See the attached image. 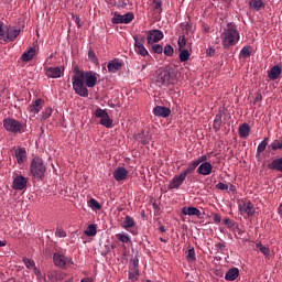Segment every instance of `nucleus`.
Segmentation results:
<instances>
[{
  "mask_svg": "<svg viewBox=\"0 0 282 282\" xmlns=\"http://www.w3.org/2000/svg\"><path fill=\"white\" fill-rule=\"evenodd\" d=\"M173 80H175L173 78V73H171L170 69H161L158 72L156 78H155V85H158V87H162V86H169L171 84H173Z\"/></svg>",
  "mask_w": 282,
  "mask_h": 282,
  "instance_id": "5",
  "label": "nucleus"
},
{
  "mask_svg": "<svg viewBox=\"0 0 282 282\" xmlns=\"http://www.w3.org/2000/svg\"><path fill=\"white\" fill-rule=\"evenodd\" d=\"M261 100H263V96L258 93V94L256 95L254 102H261Z\"/></svg>",
  "mask_w": 282,
  "mask_h": 282,
  "instance_id": "58",
  "label": "nucleus"
},
{
  "mask_svg": "<svg viewBox=\"0 0 282 282\" xmlns=\"http://www.w3.org/2000/svg\"><path fill=\"white\" fill-rule=\"evenodd\" d=\"M116 237L121 243H129L131 241V238H129V234L126 232L117 234Z\"/></svg>",
  "mask_w": 282,
  "mask_h": 282,
  "instance_id": "36",
  "label": "nucleus"
},
{
  "mask_svg": "<svg viewBox=\"0 0 282 282\" xmlns=\"http://www.w3.org/2000/svg\"><path fill=\"white\" fill-rule=\"evenodd\" d=\"M223 221H224L225 226H228V224H230V219L229 218H225Z\"/></svg>",
  "mask_w": 282,
  "mask_h": 282,
  "instance_id": "61",
  "label": "nucleus"
},
{
  "mask_svg": "<svg viewBox=\"0 0 282 282\" xmlns=\"http://www.w3.org/2000/svg\"><path fill=\"white\" fill-rule=\"evenodd\" d=\"M88 206L93 210H100L102 208V205H100V203H98V200H96L95 198H90L88 200Z\"/></svg>",
  "mask_w": 282,
  "mask_h": 282,
  "instance_id": "35",
  "label": "nucleus"
},
{
  "mask_svg": "<svg viewBox=\"0 0 282 282\" xmlns=\"http://www.w3.org/2000/svg\"><path fill=\"white\" fill-rule=\"evenodd\" d=\"M239 210L241 215H248L249 217L254 216V205L250 200H245V202L242 200L239 204Z\"/></svg>",
  "mask_w": 282,
  "mask_h": 282,
  "instance_id": "10",
  "label": "nucleus"
},
{
  "mask_svg": "<svg viewBox=\"0 0 282 282\" xmlns=\"http://www.w3.org/2000/svg\"><path fill=\"white\" fill-rule=\"evenodd\" d=\"M52 107H47L42 115L43 120H47L52 116Z\"/></svg>",
  "mask_w": 282,
  "mask_h": 282,
  "instance_id": "50",
  "label": "nucleus"
},
{
  "mask_svg": "<svg viewBox=\"0 0 282 282\" xmlns=\"http://www.w3.org/2000/svg\"><path fill=\"white\" fill-rule=\"evenodd\" d=\"M162 6H164V0H152L153 13L162 14Z\"/></svg>",
  "mask_w": 282,
  "mask_h": 282,
  "instance_id": "26",
  "label": "nucleus"
},
{
  "mask_svg": "<svg viewBox=\"0 0 282 282\" xmlns=\"http://www.w3.org/2000/svg\"><path fill=\"white\" fill-rule=\"evenodd\" d=\"M215 132L219 131L221 129V115H216L214 119V124H213Z\"/></svg>",
  "mask_w": 282,
  "mask_h": 282,
  "instance_id": "37",
  "label": "nucleus"
},
{
  "mask_svg": "<svg viewBox=\"0 0 282 282\" xmlns=\"http://www.w3.org/2000/svg\"><path fill=\"white\" fill-rule=\"evenodd\" d=\"M240 54L243 56V58H249V56L252 54V46H243Z\"/></svg>",
  "mask_w": 282,
  "mask_h": 282,
  "instance_id": "39",
  "label": "nucleus"
},
{
  "mask_svg": "<svg viewBox=\"0 0 282 282\" xmlns=\"http://www.w3.org/2000/svg\"><path fill=\"white\" fill-rule=\"evenodd\" d=\"M269 149H271V151H281V149H282V141L281 140H274L269 145Z\"/></svg>",
  "mask_w": 282,
  "mask_h": 282,
  "instance_id": "38",
  "label": "nucleus"
},
{
  "mask_svg": "<svg viewBox=\"0 0 282 282\" xmlns=\"http://www.w3.org/2000/svg\"><path fill=\"white\" fill-rule=\"evenodd\" d=\"M238 276H239V269L237 268L229 269L225 274L226 281H235Z\"/></svg>",
  "mask_w": 282,
  "mask_h": 282,
  "instance_id": "25",
  "label": "nucleus"
},
{
  "mask_svg": "<svg viewBox=\"0 0 282 282\" xmlns=\"http://www.w3.org/2000/svg\"><path fill=\"white\" fill-rule=\"evenodd\" d=\"M96 225H89L85 230V235H87V237H96Z\"/></svg>",
  "mask_w": 282,
  "mask_h": 282,
  "instance_id": "40",
  "label": "nucleus"
},
{
  "mask_svg": "<svg viewBox=\"0 0 282 282\" xmlns=\"http://www.w3.org/2000/svg\"><path fill=\"white\" fill-rule=\"evenodd\" d=\"M249 8L259 12V10H263V8H265V3H263V0H250Z\"/></svg>",
  "mask_w": 282,
  "mask_h": 282,
  "instance_id": "23",
  "label": "nucleus"
},
{
  "mask_svg": "<svg viewBox=\"0 0 282 282\" xmlns=\"http://www.w3.org/2000/svg\"><path fill=\"white\" fill-rule=\"evenodd\" d=\"M197 166H199L195 161H192L189 163V165L187 166V169L185 171H183V175L186 177L187 175H193L195 173V169H197Z\"/></svg>",
  "mask_w": 282,
  "mask_h": 282,
  "instance_id": "30",
  "label": "nucleus"
},
{
  "mask_svg": "<svg viewBox=\"0 0 282 282\" xmlns=\"http://www.w3.org/2000/svg\"><path fill=\"white\" fill-rule=\"evenodd\" d=\"M19 34H21L20 29L6 26L3 22H0V42L1 43H10L12 41H15Z\"/></svg>",
  "mask_w": 282,
  "mask_h": 282,
  "instance_id": "4",
  "label": "nucleus"
},
{
  "mask_svg": "<svg viewBox=\"0 0 282 282\" xmlns=\"http://www.w3.org/2000/svg\"><path fill=\"white\" fill-rule=\"evenodd\" d=\"M53 262H54V265H56V268H62V269L67 268V263H70V265H74V261L72 260V258H67L61 252H55L53 254Z\"/></svg>",
  "mask_w": 282,
  "mask_h": 282,
  "instance_id": "9",
  "label": "nucleus"
},
{
  "mask_svg": "<svg viewBox=\"0 0 282 282\" xmlns=\"http://www.w3.org/2000/svg\"><path fill=\"white\" fill-rule=\"evenodd\" d=\"M270 138H264L258 145L257 148V153L258 155H261V153H263V151H265L267 147H268V142H269Z\"/></svg>",
  "mask_w": 282,
  "mask_h": 282,
  "instance_id": "33",
  "label": "nucleus"
},
{
  "mask_svg": "<svg viewBox=\"0 0 282 282\" xmlns=\"http://www.w3.org/2000/svg\"><path fill=\"white\" fill-rule=\"evenodd\" d=\"M73 19L75 20L77 28H83V24H80V17L73 15Z\"/></svg>",
  "mask_w": 282,
  "mask_h": 282,
  "instance_id": "56",
  "label": "nucleus"
},
{
  "mask_svg": "<svg viewBox=\"0 0 282 282\" xmlns=\"http://www.w3.org/2000/svg\"><path fill=\"white\" fill-rule=\"evenodd\" d=\"M197 173L198 175H210L213 173V164L210 162L202 163L198 165Z\"/></svg>",
  "mask_w": 282,
  "mask_h": 282,
  "instance_id": "19",
  "label": "nucleus"
},
{
  "mask_svg": "<svg viewBox=\"0 0 282 282\" xmlns=\"http://www.w3.org/2000/svg\"><path fill=\"white\" fill-rule=\"evenodd\" d=\"M4 246H8V241L0 240V248H3Z\"/></svg>",
  "mask_w": 282,
  "mask_h": 282,
  "instance_id": "60",
  "label": "nucleus"
},
{
  "mask_svg": "<svg viewBox=\"0 0 282 282\" xmlns=\"http://www.w3.org/2000/svg\"><path fill=\"white\" fill-rule=\"evenodd\" d=\"M141 144H149V139L141 140Z\"/></svg>",
  "mask_w": 282,
  "mask_h": 282,
  "instance_id": "64",
  "label": "nucleus"
},
{
  "mask_svg": "<svg viewBox=\"0 0 282 282\" xmlns=\"http://www.w3.org/2000/svg\"><path fill=\"white\" fill-rule=\"evenodd\" d=\"M3 128L6 131H9V133H22L23 123L17 119L7 118L3 120Z\"/></svg>",
  "mask_w": 282,
  "mask_h": 282,
  "instance_id": "6",
  "label": "nucleus"
},
{
  "mask_svg": "<svg viewBox=\"0 0 282 282\" xmlns=\"http://www.w3.org/2000/svg\"><path fill=\"white\" fill-rule=\"evenodd\" d=\"M94 116L95 118H100L99 124H101V127H106V129H111V127H113V121L109 117L107 110L97 108L94 112Z\"/></svg>",
  "mask_w": 282,
  "mask_h": 282,
  "instance_id": "7",
  "label": "nucleus"
},
{
  "mask_svg": "<svg viewBox=\"0 0 282 282\" xmlns=\"http://www.w3.org/2000/svg\"><path fill=\"white\" fill-rule=\"evenodd\" d=\"M268 169H270V171H279V173H282V158L274 159L268 164Z\"/></svg>",
  "mask_w": 282,
  "mask_h": 282,
  "instance_id": "21",
  "label": "nucleus"
},
{
  "mask_svg": "<svg viewBox=\"0 0 282 282\" xmlns=\"http://www.w3.org/2000/svg\"><path fill=\"white\" fill-rule=\"evenodd\" d=\"M164 39V33L161 30H150L148 35V43H160Z\"/></svg>",
  "mask_w": 282,
  "mask_h": 282,
  "instance_id": "12",
  "label": "nucleus"
},
{
  "mask_svg": "<svg viewBox=\"0 0 282 282\" xmlns=\"http://www.w3.org/2000/svg\"><path fill=\"white\" fill-rule=\"evenodd\" d=\"M216 248H217V252H221L223 250L226 249V243H224V242H218V243L216 245Z\"/></svg>",
  "mask_w": 282,
  "mask_h": 282,
  "instance_id": "55",
  "label": "nucleus"
},
{
  "mask_svg": "<svg viewBox=\"0 0 282 282\" xmlns=\"http://www.w3.org/2000/svg\"><path fill=\"white\" fill-rule=\"evenodd\" d=\"M206 54H207V56H215V48H213V47L207 48Z\"/></svg>",
  "mask_w": 282,
  "mask_h": 282,
  "instance_id": "57",
  "label": "nucleus"
},
{
  "mask_svg": "<svg viewBox=\"0 0 282 282\" xmlns=\"http://www.w3.org/2000/svg\"><path fill=\"white\" fill-rule=\"evenodd\" d=\"M186 180V176L181 173L180 175H175L171 183L169 184V188L173 189V188H180L181 184H184V181Z\"/></svg>",
  "mask_w": 282,
  "mask_h": 282,
  "instance_id": "17",
  "label": "nucleus"
},
{
  "mask_svg": "<svg viewBox=\"0 0 282 282\" xmlns=\"http://www.w3.org/2000/svg\"><path fill=\"white\" fill-rule=\"evenodd\" d=\"M122 228L128 230V228H133L135 226V220L131 218V216H126L123 223L121 224Z\"/></svg>",
  "mask_w": 282,
  "mask_h": 282,
  "instance_id": "31",
  "label": "nucleus"
},
{
  "mask_svg": "<svg viewBox=\"0 0 282 282\" xmlns=\"http://www.w3.org/2000/svg\"><path fill=\"white\" fill-rule=\"evenodd\" d=\"M214 224H221V216L219 214H213Z\"/></svg>",
  "mask_w": 282,
  "mask_h": 282,
  "instance_id": "54",
  "label": "nucleus"
},
{
  "mask_svg": "<svg viewBox=\"0 0 282 282\" xmlns=\"http://www.w3.org/2000/svg\"><path fill=\"white\" fill-rule=\"evenodd\" d=\"M33 272H34V274H35V276H37V279H40V276H41V270H39L36 267H34L33 268Z\"/></svg>",
  "mask_w": 282,
  "mask_h": 282,
  "instance_id": "59",
  "label": "nucleus"
},
{
  "mask_svg": "<svg viewBox=\"0 0 282 282\" xmlns=\"http://www.w3.org/2000/svg\"><path fill=\"white\" fill-rule=\"evenodd\" d=\"M138 276H140V273L129 272V280H130L131 282L138 281Z\"/></svg>",
  "mask_w": 282,
  "mask_h": 282,
  "instance_id": "53",
  "label": "nucleus"
},
{
  "mask_svg": "<svg viewBox=\"0 0 282 282\" xmlns=\"http://www.w3.org/2000/svg\"><path fill=\"white\" fill-rule=\"evenodd\" d=\"M55 237L65 238L67 237V232L63 228L57 227L55 231Z\"/></svg>",
  "mask_w": 282,
  "mask_h": 282,
  "instance_id": "48",
  "label": "nucleus"
},
{
  "mask_svg": "<svg viewBox=\"0 0 282 282\" xmlns=\"http://www.w3.org/2000/svg\"><path fill=\"white\" fill-rule=\"evenodd\" d=\"M139 261L140 260H138V258H134V259L130 260L129 272L140 274Z\"/></svg>",
  "mask_w": 282,
  "mask_h": 282,
  "instance_id": "29",
  "label": "nucleus"
},
{
  "mask_svg": "<svg viewBox=\"0 0 282 282\" xmlns=\"http://www.w3.org/2000/svg\"><path fill=\"white\" fill-rule=\"evenodd\" d=\"M28 186V178L23 175H18L13 178L12 188L14 191H23Z\"/></svg>",
  "mask_w": 282,
  "mask_h": 282,
  "instance_id": "11",
  "label": "nucleus"
},
{
  "mask_svg": "<svg viewBox=\"0 0 282 282\" xmlns=\"http://www.w3.org/2000/svg\"><path fill=\"white\" fill-rule=\"evenodd\" d=\"M107 67L110 74H116V72H120L122 69V62H120L118 58H115L108 63Z\"/></svg>",
  "mask_w": 282,
  "mask_h": 282,
  "instance_id": "18",
  "label": "nucleus"
},
{
  "mask_svg": "<svg viewBox=\"0 0 282 282\" xmlns=\"http://www.w3.org/2000/svg\"><path fill=\"white\" fill-rule=\"evenodd\" d=\"M239 135L241 138H248L250 135V124L248 123H242L239 129Z\"/></svg>",
  "mask_w": 282,
  "mask_h": 282,
  "instance_id": "28",
  "label": "nucleus"
},
{
  "mask_svg": "<svg viewBox=\"0 0 282 282\" xmlns=\"http://www.w3.org/2000/svg\"><path fill=\"white\" fill-rule=\"evenodd\" d=\"M206 160H208V156L207 155H202L197 160H195L194 162L196 163V165L199 166L200 164H204V162H207Z\"/></svg>",
  "mask_w": 282,
  "mask_h": 282,
  "instance_id": "51",
  "label": "nucleus"
},
{
  "mask_svg": "<svg viewBox=\"0 0 282 282\" xmlns=\"http://www.w3.org/2000/svg\"><path fill=\"white\" fill-rule=\"evenodd\" d=\"M44 100L39 98L35 101H33L30 106H29V111L33 115H36L41 111V109H43V105H44Z\"/></svg>",
  "mask_w": 282,
  "mask_h": 282,
  "instance_id": "20",
  "label": "nucleus"
},
{
  "mask_svg": "<svg viewBox=\"0 0 282 282\" xmlns=\"http://www.w3.org/2000/svg\"><path fill=\"white\" fill-rule=\"evenodd\" d=\"M182 215H188L189 217H197L198 219H203L202 212L196 207H183L181 210Z\"/></svg>",
  "mask_w": 282,
  "mask_h": 282,
  "instance_id": "16",
  "label": "nucleus"
},
{
  "mask_svg": "<svg viewBox=\"0 0 282 282\" xmlns=\"http://www.w3.org/2000/svg\"><path fill=\"white\" fill-rule=\"evenodd\" d=\"M256 246H257V248H259L260 252L262 254H264V257H269L270 256V248L264 247L261 242L257 243Z\"/></svg>",
  "mask_w": 282,
  "mask_h": 282,
  "instance_id": "43",
  "label": "nucleus"
},
{
  "mask_svg": "<svg viewBox=\"0 0 282 282\" xmlns=\"http://www.w3.org/2000/svg\"><path fill=\"white\" fill-rule=\"evenodd\" d=\"M73 80V89L77 96L82 98L89 97V89L87 87L93 88L98 83V77H96V73L89 70H80L78 68L74 69Z\"/></svg>",
  "mask_w": 282,
  "mask_h": 282,
  "instance_id": "1",
  "label": "nucleus"
},
{
  "mask_svg": "<svg viewBox=\"0 0 282 282\" xmlns=\"http://www.w3.org/2000/svg\"><path fill=\"white\" fill-rule=\"evenodd\" d=\"M25 149L24 148H19L15 150V160L18 162V164H23L24 160H25Z\"/></svg>",
  "mask_w": 282,
  "mask_h": 282,
  "instance_id": "27",
  "label": "nucleus"
},
{
  "mask_svg": "<svg viewBox=\"0 0 282 282\" xmlns=\"http://www.w3.org/2000/svg\"><path fill=\"white\" fill-rule=\"evenodd\" d=\"M40 282H45V276H43V273L41 274L40 278H37Z\"/></svg>",
  "mask_w": 282,
  "mask_h": 282,
  "instance_id": "63",
  "label": "nucleus"
},
{
  "mask_svg": "<svg viewBox=\"0 0 282 282\" xmlns=\"http://www.w3.org/2000/svg\"><path fill=\"white\" fill-rule=\"evenodd\" d=\"M134 50H138V47L144 46V36L143 35H134Z\"/></svg>",
  "mask_w": 282,
  "mask_h": 282,
  "instance_id": "34",
  "label": "nucleus"
},
{
  "mask_svg": "<svg viewBox=\"0 0 282 282\" xmlns=\"http://www.w3.org/2000/svg\"><path fill=\"white\" fill-rule=\"evenodd\" d=\"M45 74L47 78H61L63 76V69L61 67H46L45 68Z\"/></svg>",
  "mask_w": 282,
  "mask_h": 282,
  "instance_id": "14",
  "label": "nucleus"
},
{
  "mask_svg": "<svg viewBox=\"0 0 282 282\" xmlns=\"http://www.w3.org/2000/svg\"><path fill=\"white\" fill-rule=\"evenodd\" d=\"M177 45H178V51L185 50V47H186V36L185 35L178 36Z\"/></svg>",
  "mask_w": 282,
  "mask_h": 282,
  "instance_id": "42",
  "label": "nucleus"
},
{
  "mask_svg": "<svg viewBox=\"0 0 282 282\" xmlns=\"http://www.w3.org/2000/svg\"><path fill=\"white\" fill-rule=\"evenodd\" d=\"M197 258L195 257V248L191 247L187 251V261H195Z\"/></svg>",
  "mask_w": 282,
  "mask_h": 282,
  "instance_id": "45",
  "label": "nucleus"
},
{
  "mask_svg": "<svg viewBox=\"0 0 282 282\" xmlns=\"http://www.w3.org/2000/svg\"><path fill=\"white\" fill-rule=\"evenodd\" d=\"M133 19H135V15L133 14V12H128L123 15H121L118 12H115L113 17L111 18V23H113L115 25H119L120 23L129 25V23H131Z\"/></svg>",
  "mask_w": 282,
  "mask_h": 282,
  "instance_id": "8",
  "label": "nucleus"
},
{
  "mask_svg": "<svg viewBox=\"0 0 282 282\" xmlns=\"http://www.w3.org/2000/svg\"><path fill=\"white\" fill-rule=\"evenodd\" d=\"M153 113L158 118H169L171 116V108L164 106H156L153 108Z\"/></svg>",
  "mask_w": 282,
  "mask_h": 282,
  "instance_id": "13",
  "label": "nucleus"
},
{
  "mask_svg": "<svg viewBox=\"0 0 282 282\" xmlns=\"http://www.w3.org/2000/svg\"><path fill=\"white\" fill-rule=\"evenodd\" d=\"M278 213H279V215L282 216V203L280 204V206H279V208H278Z\"/></svg>",
  "mask_w": 282,
  "mask_h": 282,
  "instance_id": "62",
  "label": "nucleus"
},
{
  "mask_svg": "<svg viewBox=\"0 0 282 282\" xmlns=\"http://www.w3.org/2000/svg\"><path fill=\"white\" fill-rule=\"evenodd\" d=\"M47 171V166L43 162V159L35 156L31 161L30 165V174L34 180H43L45 177V172Z\"/></svg>",
  "mask_w": 282,
  "mask_h": 282,
  "instance_id": "3",
  "label": "nucleus"
},
{
  "mask_svg": "<svg viewBox=\"0 0 282 282\" xmlns=\"http://www.w3.org/2000/svg\"><path fill=\"white\" fill-rule=\"evenodd\" d=\"M216 188L218 191H228V184L219 182L216 184Z\"/></svg>",
  "mask_w": 282,
  "mask_h": 282,
  "instance_id": "52",
  "label": "nucleus"
},
{
  "mask_svg": "<svg viewBox=\"0 0 282 282\" xmlns=\"http://www.w3.org/2000/svg\"><path fill=\"white\" fill-rule=\"evenodd\" d=\"M220 39L221 45L225 50L237 45V43H239V40L241 39V36L239 35V31L237 30V25H235L232 22H229L220 34Z\"/></svg>",
  "mask_w": 282,
  "mask_h": 282,
  "instance_id": "2",
  "label": "nucleus"
},
{
  "mask_svg": "<svg viewBox=\"0 0 282 282\" xmlns=\"http://www.w3.org/2000/svg\"><path fill=\"white\" fill-rule=\"evenodd\" d=\"M112 175L116 182H123V180H127L129 176V171H127L124 167H117Z\"/></svg>",
  "mask_w": 282,
  "mask_h": 282,
  "instance_id": "15",
  "label": "nucleus"
},
{
  "mask_svg": "<svg viewBox=\"0 0 282 282\" xmlns=\"http://www.w3.org/2000/svg\"><path fill=\"white\" fill-rule=\"evenodd\" d=\"M178 52H180L178 58H180L181 63H186V61H188V58H191V53L188 52V50L183 48Z\"/></svg>",
  "mask_w": 282,
  "mask_h": 282,
  "instance_id": "32",
  "label": "nucleus"
},
{
  "mask_svg": "<svg viewBox=\"0 0 282 282\" xmlns=\"http://www.w3.org/2000/svg\"><path fill=\"white\" fill-rule=\"evenodd\" d=\"M23 263L28 270H34L36 268V264L34 263V260L29 258H23Z\"/></svg>",
  "mask_w": 282,
  "mask_h": 282,
  "instance_id": "41",
  "label": "nucleus"
},
{
  "mask_svg": "<svg viewBox=\"0 0 282 282\" xmlns=\"http://www.w3.org/2000/svg\"><path fill=\"white\" fill-rule=\"evenodd\" d=\"M174 52H175V51H174L173 46H171V44H166V45L164 46L163 54H164L165 56H173Z\"/></svg>",
  "mask_w": 282,
  "mask_h": 282,
  "instance_id": "44",
  "label": "nucleus"
},
{
  "mask_svg": "<svg viewBox=\"0 0 282 282\" xmlns=\"http://www.w3.org/2000/svg\"><path fill=\"white\" fill-rule=\"evenodd\" d=\"M88 59L90 63H98V57H96V52H94V50L88 51Z\"/></svg>",
  "mask_w": 282,
  "mask_h": 282,
  "instance_id": "46",
  "label": "nucleus"
},
{
  "mask_svg": "<svg viewBox=\"0 0 282 282\" xmlns=\"http://www.w3.org/2000/svg\"><path fill=\"white\" fill-rule=\"evenodd\" d=\"M281 66H273L269 72H268V77L270 80H276L281 76Z\"/></svg>",
  "mask_w": 282,
  "mask_h": 282,
  "instance_id": "22",
  "label": "nucleus"
},
{
  "mask_svg": "<svg viewBox=\"0 0 282 282\" xmlns=\"http://www.w3.org/2000/svg\"><path fill=\"white\" fill-rule=\"evenodd\" d=\"M152 52H153L154 54H162V52H164V48H163L162 45H160V44H154V45L152 46Z\"/></svg>",
  "mask_w": 282,
  "mask_h": 282,
  "instance_id": "49",
  "label": "nucleus"
},
{
  "mask_svg": "<svg viewBox=\"0 0 282 282\" xmlns=\"http://www.w3.org/2000/svg\"><path fill=\"white\" fill-rule=\"evenodd\" d=\"M36 54V50L34 47H30L26 52H24L21 56L23 63H30L32 58H34V55Z\"/></svg>",
  "mask_w": 282,
  "mask_h": 282,
  "instance_id": "24",
  "label": "nucleus"
},
{
  "mask_svg": "<svg viewBox=\"0 0 282 282\" xmlns=\"http://www.w3.org/2000/svg\"><path fill=\"white\" fill-rule=\"evenodd\" d=\"M137 54H140V56H149V51H147V47L139 46L135 48Z\"/></svg>",
  "mask_w": 282,
  "mask_h": 282,
  "instance_id": "47",
  "label": "nucleus"
}]
</instances>
